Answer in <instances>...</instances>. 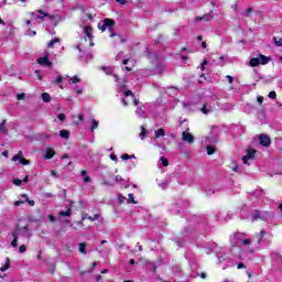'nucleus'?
<instances>
[{
	"label": "nucleus",
	"instance_id": "nucleus-1",
	"mask_svg": "<svg viewBox=\"0 0 282 282\" xmlns=\"http://www.w3.org/2000/svg\"><path fill=\"white\" fill-rule=\"evenodd\" d=\"M118 93L119 94L123 93V95L121 97V102H122V105H124V107H127L128 105H131V102H133V105H135L137 107H138V105H140V101L138 99H135L133 91L127 90V88L124 86L119 87Z\"/></svg>",
	"mask_w": 282,
	"mask_h": 282
},
{
	"label": "nucleus",
	"instance_id": "nucleus-2",
	"mask_svg": "<svg viewBox=\"0 0 282 282\" xmlns=\"http://www.w3.org/2000/svg\"><path fill=\"white\" fill-rule=\"evenodd\" d=\"M84 39H82V42L79 45H77V50L79 52H83L85 47H94V36H91V29L90 26H85L84 28Z\"/></svg>",
	"mask_w": 282,
	"mask_h": 282
},
{
	"label": "nucleus",
	"instance_id": "nucleus-3",
	"mask_svg": "<svg viewBox=\"0 0 282 282\" xmlns=\"http://www.w3.org/2000/svg\"><path fill=\"white\" fill-rule=\"evenodd\" d=\"M230 246L234 248H239V246H250V239L246 238V234L236 232L230 236Z\"/></svg>",
	"mask_w": 282,
	"mask_h": 282
},
{
	"label": "nucleus",
	"instance_id": "nucleus-4",
	"mask_svg": "<svg viewBox=\"0 0 282 282\" xmlns=\"http://www.w3.org/2000/svg\"><path fill=\"white\" fill-rule=\"evenodd\" d=\"M270 63V57L259 54L258 57H253L250 59L249 65L250 67H259V65H268Z\"/></svg>",
	"mask_w": 282,
	"mask_h": 282
},
{
	"label": "nucleus",
	"instance_id": "nucleus-5",
	"mask_svg": "<svg viewBox=\"0 0 282 282\" xmlns=\"http://www.w3.org/2000/svg\"><path fill=\"white\" fill-rule=\"evenodd\" d=\"M257 153V150L254 149H248L247 155L242 158L243 164H247V166H250L252 164V161L254 160V155Z\"/></svg>",
	"mask_w": 282,
	"mask_h": 282
},
{
	"label": "nucleus",
	"instance_id": "nucleus-6",
	"mask_svg": "<svg viewBox=\"0 0 282 282\" xmlns=\"http://www.w3.org/2000/svg\"><path fill=\"white\" fill-rule=\"evenodd\" d=\"M11 235L12 237H18L19 239H21V237H24V239H28V237H30L28 227H18Z\"/></svg>",
	"mask_w": 282,
	"mask_h": 282
},
{
	"label": "nucleus",
	"instance_id": "nucleus-7",
	"mask_svg": "<svg viewBox=\"0 0 282 282\" xmlns=\"http://www.w3.org/2000/svg\"><path fill=\"white\" fill-rule=\"evenodd\" d=\"M113 25H116V21L111 20V19H105L102 21V23L98 24L99 30H101V32H105V30H112Z\"/></svg>",
	"mask_w": 282,
	"mask_h": 282
},
{
	"label": "nucleus",
	"instance_id": "nucleus-8",
	"mask_svg": "<svg viewBox=\"0 0 282 282\" xmlns=\"http://www.w3.org/2000/svg\"><path fill=\"white\" fill-rule=\"evenodd\" d=\"M270 214L268 212H260V210H254L251 221H257L258 219H268Z\"/></svg>",
	"mask_w": 282,
	"mask_h": 282
},
{
	"label": "nucleus",
	"instance_id": "nucleus-9",
	"mask_svg": "<svg viewBox=\"0 0 282 282\" xmlns=\"http://www.w3.org/2000/svg\"><path fill=\"white\" fill-rule=\"evenodd\" d=\"M113 182L109 183V181L104 180L102 184L104 186H113L115 184H122L124 182V178L120 175L112 176Z\"/></svg>",
	"mask_w": 282,
	"mask_h": 282
},
{
	"label": "nucleus",
	"instance_id": "nucleus-10",
	"mask_svg": "<svg viewBox=\"0 0 282 282\" xmlns=\"http://www.w3.org/2000/svg\"><path fill=\"white\" fill-rule=\"evenodd\" d=\"M39 65H43L44 67H52V62L50 61V53H45V56L37 58Z\"/></svg>",
	"mask_w": 282,
	"mask_h": 282
},
{
	"label": "nucleus",
	"instance_id": "nucleus-11",
	"mask_svg": "<svg viewBox=\"0 0 282 282\" xmlns=\"http://www.w3.org/2000/svg\"><path fill=\"white\" fill-rule=\"evenodd\" d=\"M25 203H28L31 206L35 205L34 200H30L28 195L23 194L20 196V199L14 203V206H21V204H25Z\"/></svg>",
	"mask_w": 282,
	"mask_h": 282
},
{
	"label": "nucleus",
	"instance_id": "nucleus-12",
	"mask_svg": "<svg viewBox=\"0 0 282 282\" xmlns=\"http://www.w3.org/2000/svg\"><path fill=\"white\" fill-rule=\"evenodd\" d=\"M12 161L13 162H20V164H23V166H28V164H30L29 160L23 159V152L22 151H20L18 154H15L12 158Z\"/></svg>",
	"mask_w": 282,
	"mask_h": 282
},
{
	"label": "nucleus",
	"instance_id": "nucleus-13",
	"mask_svg": "<svg viewBox=\"0 0 282 282\" xmlns=\"http://www.w3.org/2000/svg\"><path fill=\"white\" fill-rule=\"evenodd\" d=\"M182 140L183 142H187V144H193V142H195V137L188 131H183Z\"/></svg>",
	"mask_w": 282,
	"mask_h": 282
},
{
	"label": "nucleus",
	"instance_id": "nucleus-14",
	"mask_svg": "<svg viewBox=\"0 0 282 282\" xmlns=\"http://www.w3.org/2000/svg\"><path fill=\"white\" fill-rule=\"evenodd\" d=\"M259 140L262 147H270V144L272 143L268 134H260Z\"/></svg>",
	"mask_w": 282,
	"mask_h": 282
},
{
	"label": "nucleus",
	"instance_id": "nucleus-15",
	"mask_svg": "<svg viewBox=\"0 0 282 282\" xmlns=\"http://www.w3.org/2000/svg\"><path fill=\"white\" fill-rule=\"evenodd\" d=\"M31 17H33L34 19H40L41 21H43V19H45V17H50V14L43 12V10H39L36 12H32Z\"/></svg>",
	"mask_w": 282,
	"mask_h": 282
},
{
	"label": "nucleus",
	"instance_id": "nucleus-16",
	"mask_svg": "<svg viewBox=\"0 0 282 282\" xmlns=\"http://www.w3.org/2000/svg\"><path fill=\"white\" fill-rule=\"evenodd\" d=\"M56 155V152L54 151V149L48 148L45 150L44 152V160H52V158Z\"/></svg>",
	"mask_w": 282,
	"mask_h": 282
},
{
	"label": "nucleus",
	"instance_id": "nucleus-17",
	"mask_svg": "<svg viewBox=\"0 0 282 282\" xmlns=\"http://www.w3.org/2000/svg\"><path fill=\"white\" fill-rule=\"evenodd\" d=\"M182 210V207H180L178 204H172L170 207V212L172 213V215H180Z\"/></svg>",
	"mask_w": 282,
	"mask_h": 282
},
{
	"label": "nucleus",
	"instance_id": "nucleus-18",
	"mask_svg": "<svg viewBox=\"0 0 282 282\" xmlns=\"http://www.w3.org/2000/svg\"><path fill=\"white\" fill-rule=\"evenodd\" d=\"M8 121L2 120L0 123V133H3V135H8L9 131H8Z\"/></svg>",
	"mask_w": 282,
	"mask_h": 282
},
{
	"label": "nucleus",
	"instance_id": "nucleus-19",
	"mask_svg": "<svg viewBox=\"0 0 282 282\" xmlns=\"http://www.w3.org/2000/svg\"><path fill=\"white\" fill-rule=\"evenodd\" d=\"M196 21H213V13H207L203 17L196 18Z\"/></svg>",
	"mask_w": 282,
	"mask_h": 282
},
{
	"label": "nucleus",
	"instance_id": "nucleus-20",
	"mask_svg": "<svg viewBox=\"0 0 282 282\" xmlns=\"http://www.w3.org/2000/svg\"><path fill=\"white\" fill-rule=\"evenodd\" d=\"M155 138H164L166 135V131L162 128L154 130Z\"/></svg>",
	"mask_w": 282,
	"mask_h": 282
},
{
	"label": "nucleus",
	"instance_id": "nucleus-21",
	"mask_svg": "<svg viewBox=\"0 0 282 282\" xmlns=\"http://www.w3.org/2000/svg\"><path fill=\"white\" fill-rule=\"evenodd\" d=\"M265 235H267V231L263 229L258 234V236H257L258 246H261V241H263V237H265Z\"/></svg>",
	"mask_w": 282,
	"mask_h": 282
},
{
	"label": "nucleus",
	"instance_id": "nucleus-22",
	"mask_svg": "<svg viewBox=\"0 0 282 282\" xmlns=\"http://www.w3.org/2000/svg\"><path fill=\"white\" fill-rule=\"evenodd\" d=\"M90 122H91V127H90V130L91 131H96V129H98V126L100 124V122L96 119H90Z\"/></svg>",
	"mask_w": 282,
	"mask_h": 282
},
{
	"label": "nucleus",
	"instance_id": "nucleus-23",
	"mask_svg": "<svg viewBox=\"0 0 282 282\" xmlns=\"http://www.w3.org/2000/svg\"><path fill=\"white\" fill-rule=\"evenodd\" d=\"M1 272H6V270H10V258H6V264L0 268Z\"/></svg>",
	"mask_w": 282,
	"mask_h": 282
},
{
	"label": "nucleus",
	"instance_id": "nucleus-24",
	"mask_svg": "<svg viewBox=\"0 0 282 282\" xmlns=\"http://www.w3.org/2000/svg\"><path fill=\"white\" fill-rule=\"evenodd\" d=\"M148 58L151 61V63H158V55L154 53H149Z\"/></svg>",
	"mask_w": 282,
	"mask_h": 282
},
{
	"label": "nucleus",
	"instance_id": "nucleus-25",
	"mask_svg": "<svg viewBox=\"0 0 282 282\" xmlns=\"http://www.w3.org/2000/svg\"><path fill=\"white\" fill-rule=\"evenodd\" d=\"M42 100H43V102H50L52 100V96H50V94H47V93H43Z\"/></svg>",
	"mask_w": 282,
	"mask_h": 282
},
{
	"label": "nucleus",
	"instance_id": "nucleus-26",
	"mask_svg": "<svg viewBox=\"0 0 282 282\" xmlns=\"http://www.w3.org/2000/svg\"><path fill=\"white\" fill-rule=\"evenodd\" d=\"M56 43H61V40L58 37H55L53 40H51L47 44V47H54V45H56Z\"/></svg>",
	"mask_w": 282,
	"mask_h": 282
},
{
	"label": "nucleus",
	"instance_id": "nucleus-27",
	"mask_svg": "<svg viewBox=\"0 0 282 282\" xmlns=\"http://www.w3.org/2000/svg\"><path fill=\"white\" fill-rule=\"evenodd\" d=\"M203 113H205V116H208V113L213 112V108H208V106H203L202 110Z\"/></svg>",
	"mask_w": 282,
	"mask_h": 282
},
{
	"label": "nucleus",
	"instance_id": "nucleus-28",
	"mask_svg": "<svg viewBox=\"0 0 282 282\" xmlns=\"http://www.w3.org/2000/svg\"><path fill=\"white\" fill-rule=\"evenodd\" d=\"M59 135H61L62 138H64V140H68V139H69V131H67V130H62V131H59Z\"/></svg>",
	"mask_w": 282,
	"mask_h": 282
},
{
	"label": "nucleus",
	"instance_id": "nucleus-29",
	"mask_svg": "<svg viewBox=\"0 0 282 282\" xmlns=\"http://www.w3.org/2000/svg\"><path fill=\"white\" fill-rule=\"evenodd\" d=\"M72 216V209L68 208L66 212H59V217H70Z\"/></svg>",
	"mask_w": 282,
	"mask_h": 282
},
{
	"label": "nucleus",
	"instance_id": "nucleus-30",
	"mask_svg": "<svg viewBox=\"0 0 282 282\" xmlns=\"http://www.w3.org/2000/svg\"><path fill=\"white\" fill-rule=\"evenodd\" d=\"M147 135V128L144 126H141V132L139 134V138H141V140H144Z\"/></svg>",
	"mask_w": 282,
	"mask_h": 282
},
{
	"label": "nucleus",
	"instance_id": "nucleus-31",
	"mask_svg": "<svg viewBox=\"0 0 282 282\" xmlns=\"http://www.w3.org/2000/svg\"><path fill=\"white\" fill-rule=\"evenodd\" d=\"M216 257L218 259V263H224V261H226V258H224V256L219 251H216Z\"/></svg>",
	"mask_w": 282,
	"mask_h": 282
},
{
	"label": "nucleus",
	"instance_id": "nucleus-32",
	"mask_svg": "<svg viewBox=\"0 0 282 282\" xmlns=\"http://www.w3.org/2000/svg\"><path fill=\"white\" fill-rule=\"evenodd\" d=\"M137 116H139V118H144V109L142 107H139L135 110Z\"/></svg>",
	"mask_w": 282,
	"mask_h": 282
},
{
	"label": "nucleus",
	"instance_id": "nucleus-33",
	"mask_svg": "<svg viewBox=\"0 0 282 282\" xmlns=\"http://www.w3.org/2000/svg\"><path fill=\"white\" fill-rule=\"evenodd\" d=\"M80 83V78H78V76H74L69 79V85H76Z\"/></svg>",
	"mask_w": 282,
	"mask_h": 282
},
{
	"label": "nucleus",
	"instance_id": "nucleus-34",
	"mask_svg": "<svg viewBox=\"0 0 282 282\" xmlns=\"http://www.w3.org/2000/svg\"><path fill=\"white\" fill-rule=\"evenodd\" d=\"M79 252H82V254H87V249L85 243H79Z\"/></svg>",
	"mask_w": 282,
	"mask_h": 282
},
{
	"label": "nucleus",
	"instance_id": "nucleus-35",
	"mask_svg": "<svg viewBox=\"0 0 282 282\" xmlns=\"http://www.w3.org/2000/svg\"><path fill=\"white\" fill-rule=\"evenodd\" d=\"M102 70H104L108 76H111V74H113V68H112V67H102Z\"/></svg>",
	"mask_w": 282,
	"mask_h": 282
},
{
	"label": "nucleus",
	"instance_id": "nucleus-36",
	"mask_svg": "<svg viewBox=\"0 0 282 282\" xmlns=\"http://www.w3.org/2000/svg\"><path fill=\"white\" fill-rule=\"evenodd\" d=\"M224 219H226L224 212H220L218 215H216V221H224Z\"/></svg>",
	"mask_w": 282,
	"mask_h": 282
},
{
	"label": "nucleus",
	"instance_id": "nucleus-37",
	"mask_svg": "<svg viewBox=\"0 0 282 282\" xmlns=\"http://www.w3.org/2000/svg\"><path fill=\"white\" fill-rule=\"evenodd\" d=\"M12 237H13V240L11 241V247L17 248L19 243V238L17 236H12Z\"/></svg>",
	"mask_w": 282,
	"mask_h": 282
},
{
	"label": "nucleus",
	"instance_id": "nucleus-38",
	"mask_svg": "<svg viewBox=\"0 0 282 282\" xmlns=\"http://www.w3.org/2000/svg\"><path fill=\"white\" fill-rule=\"evenodd\" d=\"M215 153V147L207 145V155H213Z\"/></svg>",
	"mask_w": 282,
	"mask_h": 282
},
{
	"label": "nucleus",
	"instance_id": "nucleus-39",
	"mask_svg": "<svg viewBox=\"0 0 282 282\" xmlns=\"http://www.w3.org/2000/svg\"><path fill=\"white\" fill-rule=\"evenodd\" d=\"M73 91H75V94H77V95H80V94H83V87L76 86L73 88Z\"/></svg>",
	"mask_w": 282,
	"mask_h": 282
},
{
	"label": "nucleus",
	"instance_id": "nucleus-40",
	"mask_svg": "<svg viewBox=\"0 0 282 282\" xmlns=\"http://www.w3.org/2000/svg\"><path fill=\"white\" fill-rule=\"evenodd\" d=\"M135 159V155L122 154L121 160H132Z\"/></svg>",
	"mask_w": 282,
	"mask_h": 282
},
{
	"label": "nucleus",
	"instance_id": "nucleus-41",
	"mask_svg": "<svg viewBox=\"0 0 282 282\" xmlns=\"http://www.w3.org/2000/svg\"><path fill=\"white\" fill-rule=\"evenodd\" d=\"M253 195H254V197H262L263 189H258V191L253 192Z\"/></svg>",
	"mask_w": 282,
	"mask_h": 282
},
{
	"label": "nucleus",
	"instance_id": "nucleus-42",
	"mask_svg": "<svg viewBox=\"0 0 282 282\" xmlns=\"http://www.w3.org/2000/svg\"><path fill=\"white\" fill-rule=\"evenodd\" d=\"M252 8L247 9L243 13L242 17H250V14H252Z\"/></svg>",
	"mask_w": 282,
	"mask_h": 282
},
{
	"label": "nucleus",
	"instance_id": "nucleus-43",
	"mask_svg": "<svg viewBox=\"0 0 282 282\" xmlns=\"http://www.w3.org/2000/svg\"><path fill=\"white\" fill-rule=\"evenodd\" d=\"M128 197V204H135V198H133V194H129Z\"/></svg>",
	"mask_w": 282,
	"mask_h": 282
},
{
	"label": "nucleus",
	"instance_id": "nucleus-44",
	"mask_svg": "<svg viewBox=\"0 0 282 282\" xmlns=\"http://www.w3.org/2000/svg\"><path fill=\"white\" fill-rule=\"evenodd\" d=\"M89 221H96L97 219H100V215L96 214L94 216L88 217Z\"/></svg>",
	"mask_w": 282,
	"mask_h": 282
},
{
	"label": "nucleus",
	"instance_id": "nucleus-45",
	"mask_svg": "<svg viewBox=\"0 0 282 282\" xmlns=\"http://www.w3.org/2000/svg\"><path fill=\"white\" fill-rule=\"evenodd\" d=\"M26 250H28V247H25V245H22L19 247L20 254H23Z\"/></svg>",
	"mask_w": 282,
	"mask_h": 282
},
{
	"label": "nucleus",
	"instance_id": "nucleus-46",
	"mask_svg": "<svg viewBox=\"0 0 282 282\" xmlns=\"http://www.w3.org/2000/svg\"><path fill=\"white\" fill-rule=\"evenodd\" d=\"M161 162L163 164V166H169V160L164 156H161Z\"/></svg>",
	"mask_w": 282,
	"mask_h": 282
},
{
	"label": "nucleus",
	"instance_id": "nucleus-47",
	"mask_svg": "<svg viewBox=\"0 0 282 282\" xmlns=\"http://www.w3.org/2000/svg\"><path fill=\"white\" fill-rule=\"evenodd\" d=\"M269 98H271L272 100H275L276 98V91L272 90L269 93Z\"/></svg>",
	"mask_w": 282,
	"mask_h": 282
},
{
	"label": "nucleus",
	"instance_id": "nucleus-48",
	"mask_svg": "<svg viewBox=\"0 0 282 282\" xmlns=\"http://www.w3.org/2000/svg\"><path fill=\"white\" fill-rule=\"evenodd\" d=\"M275 41V45L278 47H282V39L276 40V37L273 39Z\"/></svg>",
	"mask_w": 282,
	"mask_h": 282
},
{
	"label": "nucleus",
	"instance_id": "nucleus-49",
	"mask_svg": "<svg viewBox=\"0 0 282 282\" xmlns=\"http://www.w3.org/2000/svg\"><path fill=\"white\" fill-rule=\"evenodd\" d=\"M17 100H25V94H18L17 95Z\"/></svg>",
	"mask_w": 282,
	"mask_h": 282
},
{
	"label": "nucleus",
	"instance_id": "nucleus-50",
	"mask_svg": "<svg viewBox=\"0 0 282 282\" xmlns=\"http://www.w3.org/2000/svg\"><path fill=\"white\" fill-rule=\"evenodd\" d=\"M22 183H23V181H21V180H19V178H14V180H13V184H14L15 186H21Z\"/></svg>",
	"mask_w": 282,
	"mask_h": 282
},
{
	"label": "nucleus",
	"instance_id": "nucleus-51",
	"mask_svg": "<svg viewBox=\"0 0 282 282\" xmlns=\"http://www.w3.org/2000/svg\"><path fill=\"white\" fill-rule=\"evenodd\" d=\"M226 79L228 80V83H229L230 85H232V83H234V80H235V78H234L232 76H230V75H227V76H226Z\"/></svg>",
	"mask_w": 282,
	"mask_h": 282
},
{
	"label": "nucleus",
	"instance_id": "nucleus-52",
	"mask_svg": "<svg viewBox=\"0 0 282 282\" xmlns=\"http://www.w3.org/2000/svg\"><path fill=\"white\" fill-rule=\"evenodd\" d=\"M43 197H45L46 199H50V198L54 197V195L52 193H44Z\"/></svg>",
	"mask_w": 282,
	"mask_h": 282
},
{
	"label": "nucleus",
	"instance_id": "nucleus-53",
	"mask_svg": "<svg viewBox=\"0 0 282 282\" xmlns=\"http://www.w3.org/2000/svg\"><path fill=\"white\" fill-rule=\"evenodd\" d=\"M57 118H58V120H59L61 122H64V120H65V113H59V115L57 116Z\"/></svg>",
	"mask_w": 282,
	"mask_h": 282
},
{
	"label": "nucleus",
	"instance_id": "nucleus-54",
	"mask_svg": "<svg viewBox=\"0 0 282 282\" xmlns=\"http://www.w3.org/2000/svg\"><path fill=\"white\" fill-rule=\"evenodd\" d=\"M205 193H206V195H207L208 197H210V195L215 194V191H213V189H206Z\"/></svg>",
	"mask_w": 282,
	"mask_h": 282
},
{
	"label": "nucleus",
	"instance_id": "nucleus-55",
	"mask_svg": "<svg viewBox=\"0 0 282 282\" xmlns=\"http://www.w3.org/2000/svg\"><path fill=\"white\" fill-rule=\"evenodd\" d=\"M25 34L26 36H36L35 31H28Z\"/></svg>",
	"mask_w": 282,
	"mask_h": 282
},
{
	"label": "nucleus",
	"instance_id": "nucleus-56",
	"mask_svg": "<svg viewBox=\"0 0 282 282\" xmlns=\"http://www.w3.org/2000/svg\"><path fill=\"white\" fill-rule=\"evenodd\" d=\"M48 220L54 224V221H56V217H54V215H48Z\"/></svg>",
	"mask_w": 282,
	"mask_h": 282
},
{
	"label": "nucleus",
	"instance_id": "nucleus-57",
	"mask_svg": "<svg viewBox=\"0 0 282 282\" xmlns=\"http://www.w3.org/2000/svg\"><path fill=\"white\" fill-rule=\"evenodd\" d=\"M110 160H112V162H118V156L116 154H110Z\"/></svg>",
	"mask_w": 282,
	"mask_h": 282
},
{
	"label": "nucleus",
	"instance_id": "nucleus-58",
	"mask_svg": "<svg viewBox=\"0 0 282 282\" xmlns=\"http://www.w3.org/2000/svg\"><path fill=\"white\" fill-rule=\"evenodd\" d=\"M123 55H124V53L120 52V53L116 56V61H120Z\"/></svg>",
	"mask_w": 282,
	"mask_h": 282
},
{
	"label": "nucleus",
	"instance_id": "nucleus-59",
	"mask_svg": "<svg viewBox=\"0 0 282 282\" xmlns=\"http://www.w3.org/2000/svg\"><path fill=\"white\" fill-rule=\"evenodd\" d=\"M243 268H246V264H243V263H238V265H237V269H238V270H243Z\"/></svg>",
	"mask_w": 282,
	"mask_h": 282
},
{
	"label": "nucleus",
	"instance_id": "nucleus-60",
	"mask_svg": "<svg viewBox=\"0 0 282 282\" xmlns=\"http://www.w3.org/2000/svg\"><path fill=\"white\" fill-rule=\"evenodd\" d=\"M258 102H259V105H263V97L262 96H258Z\"/></svg>",
	"mask_w": 282,
	"mask_h": 282
},
{
	"label": "nucleus",
	"instance_id": "nucleus-61",
	"mask_svg": "<svg viewBox=\"0 0 282 282\" xmlns=\"http://www.w3.org/2000/svg\"><path fill=\"white\" fill-rule=\"evenodd\" d=\"M54 83H63V77H62V76H58V77L54 80Z\"/></svg>",
	"mask_w": 282,
	"mask_h": 282
},
{
	"label": "nucleus",
	"instance_id": "nucleus-62",
	"mask_svg": "<svg viewBox=\"0 0 282 282\" xmlns=\"http://www.w3.org/2000/svg\"><path fill=\"white\" fill-rule=\"evenodd\" d=\"M83 180H84V182H85V183H88V182H90V181H91V178H89V176H87V175H86V176H84V178H83Z\"/></svg>",
	"mask_w": 282,
	"mask_h": 282
},
{
	"label": "nucleus",
	"instance_id": "nucleus-63",
	"mask_svg": "<svg viewBox=\"0 0 282 282\" xmlns=\"http://www.w3.org/2000/svg\"><path fill=\"white\" fill-rule=\"evenodd\" d=\"M117 3H121V6H124L127 3V0H116Z\"/></svg>",
	"mask_w": 282,
	"mask_h": 282
},
{
	"label": "nucleus",
	"instance_id": "nucleus-64",
	"mask_svg": "<svg viewBox=\"0 0 282 282\" xmlns=\"http://www.w3.org/2000/svg\"><path fill=\"white\" fill-rule=\"evenodd\" d=\"M247 252H248V254H252V253L254 252V249H253V248H249V249L247 250Z\"/></svg>",
	"mask_w": 282,
	"mask_h": 282
}]
</instances>
